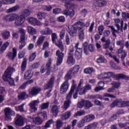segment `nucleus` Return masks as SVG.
<instances>
[{
    "instance_id": "1",
    "label": "nucleus",
    "mask_w": 129,
    "mask_h": 129,
    "mask_svg": "<svg viewBox=\"0 0 129 129\" xmlns=\"http://www.w3.org/2000/svg\"><path fill=\"white\" fill-rule=\"evenodd\" d=\"M16 70L11 67H9L3 76V79L5 81H8L10 85L13 86L15 85V81L13 78L11 77L13 72H15Z\"/></svg>"
},
{
    "instance_id": "2",
    "label": "nucleus",
    "mask_w": 129,
    "mask_h": 129,
    "mask_svg": "<svg viewBox=\"0 0 129 129\" xmlns=\"http://www.w3.org/2000/svg\"><path fill=\"white\" fill-rule=\"evenodd\" d=\"M78 31H79V37L80 40H83L85 38L84 35V31H83V28L81 27H79V28H74L73 27V25L72 26L69 27L68 32L72 37H74L75 36H77Z\"/></svg>"
},
{
    "instance_id": "3",
    "label": "nucleus",
    "mask_w": 129,
    "mask_h": 129,
    "mask_svg": "<svg viewBox=\"0 0 129 129\" xmlns=\"http://www.w3.org/2000/svg\"><path fill=\"white\" fill-rule=\"evenodd\" d=\"M107 77H113V78H116V79H120V78H125V76L122 74L115 75L112 72L103 73L98 76L99 79H105Z\"/></svg>"
},
{
    "instance_id": "4",
    "label": "nucleus",
    "mask_w": 129,
    "mask_h": 129,
    "mask_svg": "<svg viewBox=\"0 0 129 129\" xmlns=\"http://www.w3.org/2000/svg\"><path fill=\"white\" fill-rule=\"evenodd\" d=\"M54 82H55V77L52 76L51 77L48 82L44 85V90H48V92L46 93V96L47 97H50L51 95L50 94V92L52 91V88L54 85Z\"/></svg>"
},
{
    "instance_id": "5",
    "label": "nucleus",
    "mask_w": 129,
    "mask_h": 129,
    "mask_svg": "<svg viewBox=\"0 0 129 129\" xmlns=\"http://www.w3.org/2000/svg\"><path fill=\"white\" fill-rule=\"evenodd\" d=\"M117 106V107H125V106H129L128 101H123L121 99H117L113 101V103L110 105L111 107H114Z\"/></svg>"
},
{
    "instance_id": "6",
    "label": "nucleus",
    "mask_w": 129,
    "mask_h": 129,
    "mask_svg": "<svg viewBox=\"0 0 129 129\" xmlns=\"http://www.w3.org/2000/svg\"><path fill=\"white\" fill-rule=\"evenodd\" d=\"M79 66L77 65L75 66L73 69H71L68 73V74L66 75L64 77L65 80H69V79H71L72 77V75L73 74H76L79 71Z\"/></svg>"
},
{
    "instance_id": "7",
    "label": "nucleus",
    "mask_w": 129,
    "mask_h": 129,
    "mask_svg": "<svg viewBox=\"0 0 129 129\" xmlns=\"http://www.w3.org/2000/svg\"><path fill=\"white\" fill-rule=\"evenodd\" d=\"M51 39L52 42L56 45L60 50L63 51H64V48L63 47V44H62V41L61 40H58L56 42V40L58 39V36L56 33H51Z\"/></svg>"
},
{
    "instance_id": "8",
    "label": "nucleus",
    "mask_w": 129,
    "mask_h": 129,
    "mask_svg": "<svg viewBox=\"0 0 129 129\" xmlns=\"http://www.w3.org/2000/svg\"><path fill=\"white\" fill-rule=\"evenodd\" d=\"M25 19L26 17L24 16V15L18 14V17L15 19V24L16 26H22L25 23Z\"/></svg>"
},
{
    "instance_id": "9",
    "label": "nucleus",
    "mask_w": 129,
    "mask_h": 129,
    "mask_svg": "<svg viewBox=\"0 0 129 129\" xmlns=\"http://www.w3.org/2000/svg\"><path fill=\"white\" fill-rule=\"evenodd\" d=\"M68 89H69V83H68V80H66V81L64 82L60 86V93H61V94H65L68 91Z\"/></svg>"
},
{
    "instance_id": "10",
    "label": "nucleus",
    "mask_w": 129,
    "mask_h": 129,
    "mask_svg": "<svg viewBox=\"0 0 129 129\" xmlns=\"http://www.w3.org/2000/svg\"><path fill=\"white\" fill-rule=\"evenodd\" d=\"M74 52V49H72L70 50L69 53V56L67 59V63L70 66H72L75 64V59L73 57V52Z\"/></svg>"
},
{
    "instance_id": "11",
    "label": "nucleus",
    "mask_w": 129,
    "mask_h": 129,
    "mask_svg": "<svg viewBox=\"0 0 129 129\" xmlns=\"http://www.w3.org/2000/svg\"><path fill=\"white\" fill-rule=\"evenodd\" d=\"M5 117L6 119L10 120L12 119L11 116H15V112L13 111L10 108L7 107L5 109Z\"/></svg>"
},
{
    "instance_id": "12",
    "label": "nucleus",
    "mask_w": 129,
    "mask_h": 129,
    "mask_svg": "<svg viewBox=\"0 0 129 129\" xmlns=\"http://www.w3.org/2000/svg\"><path fill=\"white\" fill-rule=\"evenodd\" d=\"M72 1H77L79 2V1L83 0H62L63 3H64V7L66 9L70 10L71 9H75V8H76V5L71 4V2Z\"/></svg>"
},
{
    "instance_id": "13",
    "label": "nucleus",
    "mask_w": 129,
    "mask_h": 129,
    "mask_svg": "<svg viewBox=\"0 0 129 129\" xmlns=\"http://www.w3.org/2000/svg\"><path fill=\"white\" fill-rule=\"evenodd\" d=\"M56 55L57 57L56 60V65L59 66L60 64H62L63 62V58H64V53L60 52V50H57L56 52Z\"/></svg>"
},
{
    "instance_id": "14",
    "label": "nucleus",
    "mask_w": 129,
    "mask_h": 129,
    "mask_svg": "<svg viewBox=\"0 0 129 129\" xmlns=\"http://www.w3.org/2000/svg\"><path fill=\"white\" fill-rule=\"evenodd\" d=\"M87 42H85L83 46L84 47V53L86 55H88V52H93L94 51V47L92 44H89L87 47Z\"/></svg>"
},
{
    "instance_id": "15",
    "label": "nucleus",
    "mask_w": 129,
    "mask_h": 129,
    "mask_svg": "<svg viewBox=\"0 0 129 129\" xmlns=\"http://www.w3.org/2000/svg\"><path fill=\"white\" fill-rule=\"evenodd\" d=\"M18 17V14H11L4 17V20L6 22H14L16 21V18Z\"/></svg>"
},
{
    "instance_id": "16",
    "label": "nucleus",
    "mask_w": 129,
    "mask_h": 129,
    "mask_svg": "<svg viewBox=\"0 0 129 129\" xmlns=\"http://www.w3.org/2000/svg\"><path fill=\"white\" fill-rule=\"evenodd\" d=\"M27 22L33 26H41L42 23L37 18H34L33 17H29L27 19Z\"/></svg>"
},
{
    "instance_id": "17",
    "label": "nucleus",
    "mask_w": 129,
    "mask_h": 129,
    "mask_svg": "<svg viewBox=\"0 0 129 129\" xmlns=\"http://www.w3.org/2000/svg\"><path fill=\"white\" fill-rule=\"evenodd\" d=\"M76 87V84H75V81H73V85L70 90V92L67 95L66 99L67 100H71V98H72V95H73V93H74V90Z\"/></svg>"
},
{
    "instance_id": "18",
    "label": "nucleus",
    "mask_w": 129,
    "mask_h": 129,
    "mask_svg": "<svg viewBox=\"0 0 129 129\" xmlns=\"http://www.w3.org/2000/svg\"><path fill=\"white\" fill-rule=\"evenodd\" d=\"M17 48L15 47L12 49V52L9 51L7 54V56L11 60H14L17 57Z\"/></svg>"
},
{
    "instance_id": "19",
    "label": "nucleus",
    "mask_w": 129,
    "mask_h": 129,
    "mask_svg": "<svg viewBox=\"0 0 129 129\" xmlns=\"http://www.w3.org/2000/svg\"><path fill=\"white\" fill-rule=\"evenodd\" d=\"M42 89L39 87H33L31 90H29V92L30 95L32 96H35L37 95L39 92H41Z\"/></svg>"
},
{
    "instance_id": "20",
    "label": "nucleus",
    "mask_w": 129,
    "mask_h": 129,
    "mask_svg": "<svg viewBox=\"0 0 129 129\" xmlns=\"http://www.w3.org/2000/svg\"><path fill=\"white\" fill-rule=\"evenodd\" d=\"M90 24V23L89 22V21H88L86 22V24L84 23L83 22L79 21L73 24V27L74 29L79 28V27H88Z\"/></svg>"
},
{
    "instance_id": "21",
    "label": "nucleus",
    "mask_w": 129,
    "mask_h": 129,
    "mask_svg": "<svg viewBox=\"0 0 129 129\" xmlns=\"http://www.w3.org/2000/svg\"><path fill=\"white\" fill-rule=\"evenodd\" d=\"M79 43L76 44L75 48H76V57L77 59H81L82 57V48H79Z\"/></svg>"
},
{
    "instance_id": "22",
    "label": "nucleus",
    "mask_w": 129,
    "mask_h": 129,
    "mask_svg": "<svg viewBox=\"0 0 129 129\" xmlns=\"http://www.w3.org/2000/svg\"><path fill=\"white\" fill-rule=\"evenodd\" d=\"M39 103H40V101L38 100L32 101L30 104L29 106L30 107V109L32 110V111H37V107L39 105Z\"/></svg>"
},
{
    "instance_id": "23",
    "label": "nucleus",
    "mask_w": 129,
    "mask_h": 129,
    "mask_svg": "<svg viewBox=\"0 0 129 129\" xmlns=\"http://www.w3.org/2000/svg\"><path fill=\"white\" fill-rule=\"evenodd\" d=\"M115 26L117 29L118 31H121L122 32V28L123 27V21L120 19L115 20Z\"/></svg>"
},
{
    "instance_id": "24",
    "label": "nucleus",
    "mask_w": 129,
    "mask_h": 129,
    "mask_svg": "<svg viewBox=\"0 0 129 129\" xmlns=\"http://www.w3.org/2000/svg\"><path fill=\"white\" fill-rule=\"evenodd\" d=\"M10 46V42L7 41L3 44V41H0V54H3Z\"/></svg>"
},
{
    "instance_id": "25",
    "label": "nucleus",
    "mask_w": 129,
    "mask_h": 129,
    "mask_svg": "<svg viewBox=\"0 0 129 129\" xmlns=\"http://www.w3.org/2000/svg\"><path fill=\"white\" fill-rule=\"evenodd\" d=\"M15 124L16 125H24V117L20 115H17Z\"/></svg>"
},
{
    "instance_id": "26",
    "label": "nucleus",
    "mask_w": 129,
    "mask_h": 129,
    "mask_svg": "<svg viewBox=\"0 0 129 129\" xmlns=\"http://www.w3.org/2000/svg\"><path fill=\"white\" fill-rule=\"evenodd\" d=\"M83 84V80H81L80 83L79 84L78 88L77 89V92L79 93L80 95H82L83 94H85L86 93L84 88H81V85Z\"/></svg>"
},
{
    "instance_id": "27",
    "label": "nucleus",
    "mask_w": 129,
    "mask_h": 129,
    "mask_svg": "<svg viewBox=\"0 0 129 129\" xmlns=\"http://www.w3.org/2000/svg\"><path fill=\"white\" fill-rule=\"evenodd\" d=\"M112 85L113 86V87L109 88L107 90V92H114V91H115V89L114 88H119V86H120V84L119 83L113 82L112 83Z\"/></svg>"
},
{
    "instance_id": "28",
    "label": "nucleus",
    "mask_w": 129,
    "mask_h": 129,
    "mask_svg": "<svg viewBox=\"0 0 129 129\" xmlns=\"http://www.w3.org/2000/svg\"><path fill=\"white\" fill-rule=\"evenodd\" d=\"M52 64V59L51 58L48 59L47 62L45 66L46 69L47 70L46 75H50L51 73V65Z\"/></svg>"
},
{
    "instance_id": "29",
    "label": "nucleus",
    "mask_w": 129,
    "mask_h": 129,
    "mask_svg": "<svg viewBox=\"0 0 129 129\" xmlns=\"http://www.w3.org/2000/svg\"><path fill=\"white\" fill-rule=\"evenodd\" d=\"M19 33L21 35L20 37V42H25V40L26 39V37L25 36L26 30L23 28H20L18 30V33Z\"/></svg>"
},
{
    "instance_id": "30",
    "label": "nucleus",
    "mask_w": 129,
    "mask_h": 129,
    "mask_svg": "<svg viewBox=\"0 0 129 129\" xmlns=\"http://www.w3.org/2000/svg\"><path fill=\"white\" fill-rule=\"evenodd\" d=\"M29 118L30 121H32L36 124H41V123H42V119L39 117L34 118L29 117Z\"/></svg>"
},
{
    "instance_id": "31",
    "label": "nucleus",
    "mask_w": 129,
    "mask_h": 129,
    "mask_svg": "<svg viewBox=\"0 0 129 129\" xmlns=\"http://www.w3.org/2000/svg\"><path fill=\"white\" fill-rule=\"evenodd\" d=\"M72 115V112L71 111H68L63 113L61 116V119H64L65 120L70 118Z\"/></svg>"
},
{
    "instance_id": "32",
    "label": "nucleus",
    "mask_w": 129,
    "mask_h": 129,
    "mask_svg": "<svg viewBox=\"0 0 129 129\" xmlns=\"http://www.w3.org/2000/svg\"><path fill=\"white\" fill-rule=\"evenodd\" d=\"M52 33H53V31L49 28H46L40 31L41 35H51Z\"/></svg>"
},
{
    "instance_id": "33",
    "label": "nucleus",
    "mask_w": 129,
    "mask_h": 129,
    "mask_svg": "<svg viewBox=\"0 0 129 129\" xmlns=\"http://www.w3.org/2000/svg\"><path fill=\"white\" fill-rule=\"evenodd\" d=\"M63 14L66 15V16H70L71 18H73L74 15H75V12L74 10H64Z\"/></svg>"
},
{
    "instance_id": "34",
    "label": "nucleus",
    "mask_w": 129,
    "mask_h": 129,
    "mask_svg": "<svg viewBox=\"0 0 129 129\" xmlns=\"http://www.w3.org/2000/svg\"><path fill=\"white\" fill-rule=\"evenodd\" d=\"M33 77V73L31 70L27 71L24 74L25 79H30Z\"/></svg>"
},
{
    "instance_id": "35",
    "label": "nucleus",
    "mask_w": 129,
    "mask_h": 129,
    "mask_svg": "<svg viewBox=\"0 0 129 129\" xmlns=\"http://www.w3.org/2000/svg\"><path fill=\"white\" fill-rule=\"evenodd\" d=\"M96 4L97 7H104L106 6L107 2L106 0H97Z\"/></svg>"
},
{
    "instance_id": "36",
    "label": "nucleus",
    "mask_w": 129,
    "mask_h": 129,
    "mask_svg": "<svg viewBox=\"0 0 129 129\" xmlns=\"http://www.w3.org/2000/svg\"><path fill=\"white\" fill-rule=\"evenodd\" d=\"M51 112H52L53 115L57 116L58 112H59V109L58 108V106H57V105H53L52 107Z\"/></svg>"
},
{
    "instance_id": "37",
    "label": "nucleus",
    "mask_w": 129,
    "mask_h": 129,
    "mask_svg": "<svg viewBox=\"0 0 129 129\" xmlns=\"http://www.w3.org/2000/svg\"><path fill=\"white\" fill-rule=\"evenodd\" d=\"M20 9V6L19 5H16L13 7H12L7 10V13H14L15 12H17L18 10Z\"/></svg>"
},
{
    "instance_id": "38",
    "label": "nucleus",
    "mask_w": 129,
    "mask_h": 129,
    "mask_svg": "<svg viewBox=\"0 0 129 129\" xmlns=\"http://www.w3.org/2000/svg\"><path fill=\"white\" fill-rule=\"evenodd\" d=\"M117 53L118 54H121V58L122 60H123L125 58V57H126V52L123 51V49H122V48H119L118 50Z\"/></svg>"
},
{
    "instance_id": "39",
    "label": "nucleus",
    "mask_w": 129,
    "mask_h": 129,
    "mask_svg": "<svg viewBox=\"0 0 129 129\" xmlns=\"http://www.w3.org/2000/svg\"><path fill=\"white\" fill-rule=\"evenodd\" d=\"M27 30L28 33L30 35H36V34H37V30H36L35 28L32 27L31 26H28L27 27Z\"/></svg>"
},
{
    "instance_id": "40",
    "label": "nucleus",
    "mask_w": 129,
    "mask_h": 129,
    "mask_svg": "<svg viewBox=\"0 0 129 129\" xmlns=\"http://www.w3.org/2000/svg\"><path fill=\"white\" fill-rule=\"evenodd\" d=\"M94 118H95V117L92 114L88 115L84 117L85 120H86V122H89V121L93 120Z\"/></svg>"
},
{
    "instance_id": "41",
    "label": "nucleus",
    "mask_w": 129,
    "mask_h": 129,
    "mask_svg": "<svg viewBox=\"0 0 129 129\" xmlns=\"http://www.w3.org/2000/svg\"><path fill=\"white\" fill-rule=\"evenodd\" d=\"M70 104H71V100H66L62 106V108L64 109V110H67L69 106H70Z\"/></svg>"
},
{
    "instance_id": "42",
    "label": "nucleus",
    "mask_w": 129,
    "mask_h": 129,
    "mask_svg": "<svg viewBox=\"0 0 129 129\" xmlns=\"http://www.w3.org/2000/svg\"><path fill=\"white\" fill-rule=\"evenodd\" d=\"M46 14L44 12H38L37 14V16L39 20H44L45 19Z\"/></svg>"
},
{
    "instance_id": "43",
    "label": "nucleus",
    "mask_w": 129,
    "mask_h": 129,
    "mask_svg": "<svg viewBox=\"0 0 129 129\" xmlns=\"http://www.w3.org/2000/svg\"><path fill=\"white\" fill-rule=\"evenodd\" d=\"M31 14V11L27 9H24L22 11L20 15H23L24 17H28Z\"/></svg>"
},
{
    "instance_id": "44",
    "label": "nucleus",
    "mask_w": 129,
    "mask_h": 129,
    "mask_svg": "<svg viewBox=\"0 0 129 129\" xmlns=\"http://www.w3.org/2000/svg\"><path fill=\"white\" fill-rule=\"evenodd\" d=\"M21 68L22 71L24 72L26 70V68H27V59L24 58L21 64Z\"/></svg>"
},
{
    "instance_id": "45",
    "label": "nucleus",
    "mask_w": 129,
    "mask_h": 129,
    "mask_svg": "<svg viewBox=\"0 0 129 129\" xmlns=\"http://www.w3.org/2000/svg\"><path fill=\"white\" fill-rule=\"evenodd\" d=\"M106 59L103 55H101L100 57L97 59V63H106Z\"/></svg>"
},
{
    "instance_id": "46",
    "label": "nucleus",
    "mask_w": 129,
    "mask_h": 129,
    "mask_svg": "<svg viewBox=\"0 0 129 129\" xmlns=\"http://www.w3.org/2000/svg\"><path fill=\"white\" fill-rule=\"evenodd\" d=\"M94 69L92 68H88L84 70V72L86 74H91V73H93V72H95Z\"/></svg>"
},
{
    "instance_id": "47",
    "label": "nucleus",
    "mask_w": 129,
    "mask_h": 129,
    "mask_svg": "<svg viewBox=\"0 0 129 129\" xmlns=\"http://www.w3.org/2000/svg\"><path fill=\"white\" fill-rule=\"evenodd\" d=\"M63 126V122L62 120L59 119L56 121V129H60V127Z\"/></svg>"
},
{
    "instance_id": "48",
    "label": "nucleus",
    "mask_w": 129,
    "mask_h": 129,
    "mask_svg": "<svg viewBox=\"0 0 129 129\" xmlns=\"http://www.w3.org/2000/svg\"><path fill=\"white\" fill-rule=\"evenodd\" d=\"M44 40H45L44 36L39 37L37 41V44L38 46H41V45H42V44H43V42H44Z\"/></svg>"
},
{
    "instance_id": "49",
    "label": "nucleus",
    "mask_w": 129,
    "mask_h": 129,
    "mask_svg": "<svg viewBox=\"0 0 129 129\" xmlns=\"http://www.w3.org/2000/svg\"><path fill=\"white\" fill-rule=\"evenodd\" d=\"M26 97H28V95H27V94L25 92L21 93L18 96V99L20 100L25 99Z\"/></svg>"
},
{
    "instance_id": "50",
    "label": "nucleus",
    "mask_w": 129,
    "mask_h": 129,
    "mask_svg": "<svg viewBox=\"0 0 129 129\" xmlns=\"http://www.w3.org/2000/svg\"><path fill=\"white\" fill-rule=\"evenodd\" d=\"M54 121H53V119L49 120L47 122L45 123V125L42 129H47L48 127H50V125L53 123Z\"/></svg>"
},
{
    "instance_id": "51",
    "label": "nucleus",
    "mask_w": 129,
    "mask_h": 129,
    "mask_svg": "<svg viewBox=\"0 0 129 129\" xmlns=\"http://www.w3.org/2000/svg\"><path fill=\"white\" fill-rule=\"evenodd\" d=\"M25 104H23L18 107H15V109L17 111H21V112H24L25 110L24 109V106Z\"/></svg>"
},
{
    "instance_id": "52",
    "label": "nucleus",
    "mask_w": 129,
    "mask_h": 129,
    "mask_svg": "<svg viewBox=\"0 0 129 129\" xmlns=\"http://www.w3.org/2000/svg\"><path fill=\"white\" fill-rule=\"evenodd\" d=\"M84 114H85V111L84 110H81L75 113L74 117H76V116H81V115H84Z\"/></svg>"
},
{
    "instance_id": "53",
    "label": "nucleus",
    "mask_w": 129,
    "mask_h": 129,
    "mask_svg": "<svg viewBox=\"0 0 129 129\" xmlns=\"http://www.w3.org/2000/svg\"><path fill=\"white\" fill-rule=\"evenodd\" d=\"M85 106L86 108H90L93 106V104L89 101H85Z\"/></svg>"
},
{
    "instance_id": "54",
    "label": "nucleus",
    "mask_w": 129,
    "mask_h": 129,
    "mask_svg": "<svg viewBox=\"0 0 129 129\" xmlns=\"http://www.w3.org/2000/svg\"><path fill=\"white\" fill-rule=\"evenodd\" d=\"M2 36L4 39H8L11 35L10 34V32L5 31L3 33Z\"/></svg>"
},
{
    "instance_id": "55",
    "label": "nucleus",
    "mask_w": 129,
    "mask_h": 129,
    "mask_svg": "<svg viewBox=\"0 0 129 129\" xmlns=\"http://www.w3.org/2000/svg\"><path fill=\"white\" fill-rule=\"evenodd\" d=\"M105 44L103 45V49H108L110 45V39H107L105 41Z\"/></svg>"
},
{
    "instance_id": "56",
    "label": "nucleus",
    "mask_w": 129,
    "mask_h": 129,
    "mask_svg": "<svg viewBox=\"0 0 129 129\" xmlns=\"http://www.w3.org/2000/svg\"><path fill=\"white\" fill-rule=\"evenodd\" d=\"M49 107V102L43 103L40 105V108L42 109H47Z\"/></svg>"
},
{
    "instance_id": "57",
    "label": "nucleus",
    "mask_w": 129,
    "mask_h": 129,
    "mask_svg": "<svg viewBox=\"0 0 129 129\" xmlns=\"http://www.w3.org/2000/svg\"><path fill=\"white\" fill-rule=\"evenodd\" d=\"M85 101L84 100H82L81 101H79L78 104V107L79 108H82L83 106H85Z\"/></svg>"
},
{
    "instance_id": "58",
    "label": "nucleus",
    "mask_w": 129,
    "mask_h": 129,
    "mask_svg": "<svg viewBox=\"0 0 129 129\" xmlns=\"http://www.w3.org/2000/svg\"><path fill=\"white\" fill-rule=\"evenodd\" d=\"M85 122H86V121L84 118L80 120L78 124V127H82L84 126V123H85Z\"/></svg>"
},
{
    "instance_id": "59",
    "label": "nucleus",
    "mask_w": 129,
    "mask_h": 129,
    "mask_svg": "<svg viewBox=\"0 0 129 129\" xmlns=\"http://www.w3.org/2000/svg\"><path fill=\"white\" fill-rule=\"evenodd\" d=\"M106 55H108L109 57H110L111 58H113V59H114V60L117 62V63H119V60H118V58H116V56L113 55L112 56L111 55V53H106Z\"/></svg>"
},
{
    "instance_id": "60",
    "label": "nucleus",
    "mask_w": 129,
    "mask_h": 129,
    "mask_svg": "<svg viewBox=\"0 0 129 129\" xmlns=\"http://www.w3.org/2000/svg\"><path fill=\"white\" fill-rule=\"evenodd\" d=\"M109 28H110L111 30H112V31H113V32H112L113 36H114V37H116V34H115V33H118L119 30H117V31L116 30H115L114 29V27H113V26H110Z\"/></svg>"
},
{
    "instance_id": "61",
    "label": "nucleus",
    "mask_w": 129,
    "mask_h": 129,
    "mask_svg": "<svg viewBox=\"0 0 129 129\" xmlns=\"http://www.w3.org/2000/svg\"><path fill=\"white\" fill-rule=\"evenodd\" d=\"M43 8V10L44 11H46L47 12H50V11H51L52 9H53V7H52V6L50 5L44 6Z\"/></svg>"
},
{
    "instance_id": "62",
    "label": "nucleus",
    "mask_w": 129,
    "mask_h": 129,
    "mask_svg": "<svg viewBox=\"0 0 129 129\" xmlns=\"http://www.w3.org/2000/svg\"><path fill=\"white\" fill-rule=\"evenodd\" d=\"M56 21L60 23H64L65 22V17L64 16H60L56 19Z\"/></svg>"
},
{
    "instance_id": "63",
    "label": "nucleus",
    "mask_w": 129,
    "mask_h": 129,
    "mask_svg": "<svg viewBox=\"0 0 129 129\" xmlns=\"http://www.w3.org/2000/svg\"><path fill=\"white\" fill-rule=\"evenodd\" d=\"M35 58H36V53L34 52L30 56L29 60L30 61V62H32V61H34V60H35Z\"/></svg>"
},
{
    "instance_id": "64",
    "label": "nucleus",
    "mask_w": 129,
    "mask_h": 129,
    "mask_svg": "<svg viewBox=\"0 0 129 129\" xmlns=\"http://www.w3.org/2000/svg\"><path fill=\"white\" fill-rule=\"evenodd\" d=\"M104 30V27H103V26H100L98 27V32H99V35H100V36H101V35H102V32H103Z\"/></svg>"
}]
</instances>
